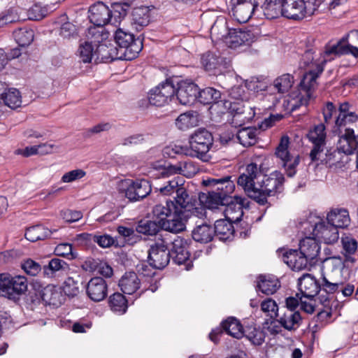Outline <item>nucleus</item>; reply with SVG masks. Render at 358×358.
Masks as SVG:
<instances>
[{
	"label": "nucleus",
	"instance_id": "59",
	"mask_svg": "<svg viewBox=\"0 0 358 358\" xmlns=\"http://www.w3.org/2000/svg\"><path fill=\"white\" fill-rule=\"evenodd\" d=\"M309 96L307 93L304 95L299 93L295 97H292L288 100V107L291 112H294L302 106L308 104Z\"/></svg>",
	"mask_w": 358,
	"mask_h": 358
},
{
	"label": "nucleus",
	"instance_id": "49",
	"mask_svg": "<svg viewBox=\"0 0 358 358\" xmlns=\"http://www.w3.org/2000/svg\"><path fill=\"white\" fill-rule=\"evenodd\" d=\"M160 229H162L161 227L155 220H141L136 227V231L138 233L148 236L156 235Z\"/></svg>",
	"mask_w": 358,
	"mask_h": 358
},
{
	"label": "nucleus",
	"instance_id": "64",
	"mask_svg": "<svg viewBox=\"0 0 358 358\" xmlns=\"http://www.w3.org/2000/svg\"><path fill=\"white\" fill-rule=\"evenodd\" d=\"M22 268L28 275L35 276L41 270V265L32 259H27L22 264Z\"/></svg>",
	"mask_w": 358,
	"mask_h": 358
},
{
	"label": "nucleus",
	"instance_id": "50",
	"mask_svg": "<svg viewBox=\"0 0 358 358\" xmlns=\"http://www.w3.org/2000/svg\"><path fill=\"white\" fill-rule=\"evenodd\" d=\"M221 98V92L213 87H206L199 91L198 101L204 105L217 103Z\"/></svg>",
	"mask_w": 358,
	"mask_h": 358
},
{
	"label": "nucleus",
	"instance_id": "62",
	"mask_svg": "<svg viewBox=\"0 0 358 358\" xmlns=\"http://www.w3.org/2000/svg\"><path fill=\"white\" fill-rule=\"evenodd\" d=\"M58 296H59V293L52 286H47L41 293L43 300L50 304H55Z\"/></svg>",
	"mask_w": 358,
	"mask_h": 358
},
{
	"label": "nucleus",
	"instance_id": "4",
	"mask_svg": "<svg viewBox=\"0 0 358 358\" xmlns=\"http://www.w3.org/2000/svg\"><path fill=\"white\" fill-rule=\"evenodd\" d=\"M169 202L166 200V205H155L152 210V217L162 229L178 234L185 230V225L181 217L175 213Z\"/></svg>",
	"mask_w": 358,
	"mask_h": 358
},
{
	"label": "nucleus",
	"instance_id": "8",
	"mask_svg": "<svg viewBox=\"0 0 358 358\" xmlns=\"http://www.w3.org/2000/svg\"><path fill=\"white\" fill-rule=\"evenodd\" d=\"M285 178L280 171H273L268 176H265L260 182L252 199L259 205L267 203V198L274 196L282 189Z\"/></svg>",
	"mask_w": 358,
	"mask_h": 358
},
{
	"label": "nucleus",
	"instance_id": "33",
	"mask_svg": "<svg viewBox=\"0 0 358 358\" xmlns=\"http://www.w3.org/2000/svg\"><path fill=\"white\" fill-rule=\"evenodd\" d=\"M278 322L288 331L296 330L302 323V317L299 311L287 310L283 315L278 316Z\"/></svg>",
	"mask_w": 358,
	"mask_h": 358
},
{
	"label": "nucleus",
	"instance_id": "57",
	"mask_svg": "<svg viewBox=\"0 0 358 358\" xmlns=\"http://www.w3.org/2000/svg\"><path fill=\"white\" fill-rule=\"evenodd\" d=\"M59 35L63 38H76L78 36V29L72 22H66L61 25Z\"/></svg>",
	"mask_w": 358,
	"mask_h": 358
},
{
	"label": "nucleus",
	"instance_id": "31",
	"mask_svg": "<svg viewBox=\"0 0 358 358\" xmlns=\"http://www.w3.org/2000/svg\"><path fill=\"white\" fill-rule=\"evenodd\" d=\"M231 29L228 25V22L224 16H218L210 28V36L216 41L224 43Z\"/></svg>",
	"mask_w": 358,
	"mask_h": 358
},
{
	"label": "nucleus",
	"instance_id": "5",
	"mask_svg": "<svg viewBox=\"0 0 358 358\" xmlns=\"http://www.w3.org/2000/svg\"><path fill=\"white\" fill-rule=\"evenodd\" d=\"M130 6V3L128 2L117 3V8H120L121 11L115 10L113 14L103 2H97L90 6L89 9L90 21L96 26H104L108 23L115 24L120 22L121 16L126 15L127 10Z\"/></svg>",
	"mask_w": 358,
	"mask_h": 358
},
{
	"label": "nucleus",
	"instance_id": "60",
	"mask_svg": "<svg viewBox=\"0 0 358 358\" xmlns=\"http://www.w3.org/2000/svg\"><path fill=\"white\" fill-rule=\"evenodd\" d=\"M20 20V16L14 9H8L0 14V28Z\"/></svg>",
	"mask_w": 358,
	"mask_h": 358
},
{
	"label": "nucleus",
	"instance_id": "6",
	"mask_svg": "<svg viewBox=\"0 0 358 358\" xmlns=\"http://www.w3.org/2000/svg\"><path fill=\"white\" fill-rule=\"evenodd\" d=\"M320 5L319 0H282V16L301 20L314 15Z\"/></svg>",
	"mask_w": 358,
	"mask_h": 358
},
{
	"label": "nucleus",
	"instance_id": "21",
	"mask_svg": "<svg viewBox=\"0 0 358 358\" xmlns=\"http://www.w3.org/2000/svg\"><path fill=\"white\" fill-rule=\"evenodd\" d=\"M176 99L182 105H192L198 100L199 87L192 81L182 80L177 82Z\"/></svg>",
	"mask_w": 358,
	"mask_h": 358
},
{
	"label": "nucleus",
	"instance_id": "47",
	"mask_svg": "<svg viewBox=\"0 0 358 358\" xmlns=\"http://www.w3.org/2000/svg\"><path fill=\"white\" fill-rule=\"evenodd\" d=\"M108 304L113 312L120 314L124 313L128 308L127 300L119 292H115L109 296Z\"/></svg>",
	"mask_w": 358,
	"mask_h": 358
},
{
	"label": "nucleus",
	"instance_id": "58",
	"mask_svg": "<svg viewBox=\"0 0 358 358\" xmlns=\"http://www.w3.org/2000/svg\"><path fill=\"white\" fill-rule=\"evenodd\" d=\"M245 87L254 92H259L266 90L267 84L263 79L252 77L245 81Z\"/></svg>",
	"mask_w": 358,
	"mask_h": 358
},
{
	"label": "nucleus",
	"instance_id": "34",
	"mask_svg": "<svg viewBox=\"0 0 358 358\" xmlns=\"http://www.w3.org/2000/svg\"><path fill=\"white\" fill-rule=\"evenodd\" d=\"M327 221L338 228H347L351 222L349 212L346 208H335L327 216Z\"/></svg>",
	"mask_w": 358,
	"mask_h": 358
},
{
	"label": "nucleus",
	"instance_id": "24",
	"mask_svg": "<svg viewBox=\"0 0 358 358\" xmlns=\"http://www.w3.org/2000/svg\"><path fill=\"white\" fill-rule=\"evenodd\" d=\"M254 38L255 35L250 30L231 29L224 43L231 48H237L243 45H250Z\"/></svg>",
	"mask_w": 358,
	"mask_h": 358
},
{
	"label": "nucleus",
	"instance_id": "46",
	"mask_svg": "<svg viewBox=\"0 0 358 358\" xmlns=\"http://www.w3.org/2000/svg\"><path fill=\"white\" fill-rule=\"evenodd\" d=\"M13 34L17 43L22 47L29 45L34 38V31L28 27L19 28Z\"/></svg>",
	"mask_w": 358,
	"mask_h": 358
},
{
	"label": "nucleus",
	"instance_id": "7",
	"mask_svg": "<svg viewBox=\"0 0 358 358\" xmlns=\"http://www.w3.org/2000/svg\"><path fill=\"white\" fill-rule=\"evenodd\" d=\"M115 41L117 45V58L122 60H132L136 58L143 48V43L140 38L119 29L115 34Z\"/></svg>",
	"mask_w": 358,
	"mask_h": 358
},
{
	"label": "nucleus",
	"instance_id": "15",
	"mask_svg": "<svg viewBox=\"0 0 358 358\" xmlns=\"http://www.w3.org/2000/svg\"><path fill=\"white\" fill-rule=\"evenodd\" d=\"M261 171L257 164L250 163L248 164L244 171L241 173L237 179V184L241 187L247 196L253 199L256 189L258 188V182H255L260 176Z\"/></svg>",
	"mask_w": 358,
	"mask_h": 358
},
{
	"label": "nucleus",
	"instance_id": "43",
	"mask_svg": "<svg viewBox=\"0 0 358 358\" xmlns=\"http://www.w3.org/2000/svg\"><path fill=\"white\" fill-rule=\"evenodd\" d=\"M257 129L255 127H243L238 129L236 138L244 147L255 145L257 142Z\"/></svg>",
	"mask_w": 358,
	"mask_h": 358
},
{
	"label": "nucleus",
	"instance_id": "32",
	"mask_svg": "<svg viewBox=\"0 0 358 358\" xmlns=\"http://www.w3.org/2000/svg\"><path fill=\"white\" fill-rule=\"evenodd\" d=\"M232 222H234L227 218L216 220L213 229L214 236L222 241L231 239L235 231Z\"/></svg>",
	"mask_w": 358,
	"mask_h": 358
},
{
	"label": "nucleus",
	"instance_id": "45",
	"mask_svg": "<svg viewBox=\"0 0 358 358\" xmlns=\"http://www.w3.org/2000/svg\"><path fill=\"white\" fill-rule=\"evenodd\" d=\"M222 326L223 329L229 335L236 338H241L244 335L241 322L235 317H228L226 320L222 322Z\"/></svg>",
	"mask_w": 358,
	"mask_h": 358
},
{
	"label": "nucleus",
	"instance_id": "52",
	"mask_svg": "<svg viewBox=\"0 0 358 358\" xmlns=\"http://www.w3.org/2000/svg\"><path fill=\"white\" fill-rule=\"evenodd\" d=\"M294 83V77L289 73L283 74L273 81V86L279 93L289 91Z\"/></svg>",
	"mask_w": 358,
	"mask_h": 358
},
{
	"label": "nucleus",
	"instance_id": "26",
	"mask_svg": "<svg viewBox=\"0 0 358 358\" xmlns=\"http://www.w3.org/2000/svg\"><path fill=\"white\" fill-rule=\"evenodd\" d=\"M175 194L176 196H173V200H169V203L171 205L175 213L180 216L185 210H189L193 207L192 198L182 184L176 189Z\"/></svg>",
	"mask_w": 358,
	"mask_h": 358
},
{
	"label": "nucleus",
	"instance_id": "11",
	"mask_svg": "<svg viewBox=\"0 0 358 358\" xmlns=\"http://www.w3.org/2000/svg\"><path fill=\"white\" fill-rule=\"evenodd\" d=\"M176 86L173 78H167L165 82L150 90L148 94L149 103L158 107L163 106L176 99Z\"/></svg>",
	"mask_w": 358,
	"mask_h": 358
},
{
	"label": "nucleus",
	"instance_id": "10",
	"mask_svg": "<svg viewBox=\"0 0 358 358\" xmlns=\"http://www.w3.org/2000/svg\"><path fill=\"white\" fill-rule=\"evenodd\" d=\"M27 289V280L24 276H12L7 273L0 274V296L17 300Z\"/></svg>",
	"mask_w": 358,
	"mask_h": 358
},
{
	"label": "nucleus",
	"instance_id": "22",
	"mask_svg": "<svg viewBox=\"0 0 358 358\" xmlns=\"http://www.w3.org/2000/svg\"><path fill=\"white\" fill-rule=\"evenodd\" d=\"M188 244L187 241L178 236L172 242V248L170 251L173 262L178 265L185 264L186 269L189 270L192 267L189 261V252L187 250Z\"/></svg>",
	"mask_w": 358,
	"mask_h": 358
},
{
	"label": "nucleus",
	"instance_id": "41",
	"mask_svg": "<svg viewBox=\"0 0 358 358\" xmlns=\"http://www.w3.org/2000/svg\"><path fill=\"white\" fill-rule=\"evenodd\" d=\"M57 231V229L52 231L43 225L38 224L27 229L24 236L28 241L35 242L50 237L53 233Z\"/></svg>",
	"mask_w": 358,
	"mask_h": 358
},
{
	"label": "nucleus",
	"instance_id": "25",
	"mask_svg": "<svg viewBox=\"0 0 358 358\" xmlns=\"http://www.w3.org/2000/svg\"><path fill=\"white\" fill-rule=\"evenodd\" d=\"M88 297L93 301L99 302L103 300L108 293V285L101 277H94L90 280L86 287Z\"/></svg>",
	"mask_w": 358,
	"mask_h": 358
},
{
	"label": "nucleus",
	"instance_id": "53",
	"mask_svg": "<svg viewBox=\"0 0 358 358\" xmlns=\"http://www.w3.org/2000/svg\"><path fill=\"white\" fill-rule=\"evenodd\" d=\"M77 279L73 277H68L63 285V292L69 296L73 297L79 294V275H76Z\"/></svg>",
	"mask_w": 358,
	"mask_h": 358
},
{
	"label": "nucleus",
	"instance_id": "35",
	"mask_svg": "<svg viewBox=\"0 0 358 358\" xmlns=\"http://www.w3.org/2000/svg\"><path fill=\"white\" fill-rule=\"evenodd\" d=\"M229 199V196H223L211 189L207 194L203 193L199 195L200 201L210 210L217 209L220 206H224Z\"/></svg>",
	"mask_w": 358,
	"mask_h": 358
},
{
	"label": "nucleus",
	"instance_id": "40",
	"mask_svg": "<svg viewBox=\"0 0 358 358\" xmlns=\"http://www.w3.org/2000/svg\"><path fill=\"white\" fill-rule=\"evenodd\" d=\"M257 287L264 294L270 295L275 293L280 287V282L273 275H263L259 277Z\"/></svg>",
	"mask_w": 358,
	"mask_h": 358
},
{
	"label": "nucleus",
	"instance_id": "12",
	"mask_svg": "<svg viewBox=\"0 0 358 358\" xmlns=\"http://www.w3.org/2000/svg\"><path fill=\"white\" fill-rule=\"evenodd\" d=\"M169 242L166 238L159 239L150 245L148 250V262L157 269L165 268L171 259V252L168 248Z\"/></svg>",
	"mask_w": 358,
	"mask_h": 358
},
{
	"label": "nucleus",
	"instance_id": "63",
	"mask_svg": "<svg viewBox=\"0 0 358 358\" xmlns=\"http://www.w3.org/2000/svg\"><path fill=\"white\" fill-rule=\"evenodd\" d=\"M86 175V172L83 171V169H75L70 171L69 172H66L64 173L62 177V182H72L77 180H80L85 177Z\"/></svg>",
	"mask_w": 358,
	"mask_h": 358
},
{
	"label": "nucleus",
	"instance_id": "19",
	"mask_svg": "<svg viewBox=\"0 0 358 358\" xmlns=\"http://www.w3.org/2000/svg\"><path fill=\"white\" fill-rule=\"evenodd\" d=\"M342 251L341 253L344 256L343 259L341 256H334L330 257L331 259L338 261L342 265V268L349 267L350 264L353 265L357 259L353 255L357 252L358 248V243L355 238L351 236H343L341 237Z\"/></svg>",
	"mask_w": 358,
	"mask_h": 358
},
{
	"label": "nucleus",
	"instance_id": "20",
	"mask_svg": "<svg viewBox=\"0 0 358 358\" xmlns=\"http://www.w3.org/2000/svg\"><path fill=\"white\" fill-rule=\"evenodd\" d=\"M225 203L224 212L225 217L234 222H239L243 215V208H248L250 206L249 200L243 196H229Z\"/></svg>",
	"mask_w": 358,
	"mask_h": 358
},
{
	"label": "nucleus",
	"instance_id": "28",
	"mask_svg": "<svg viewBox=\"0 0 358 358\" xmlns=\"http://www.w3.org/2000/svg\"><path fill=\"white\" fill-rule=\"evenodd\" d=\"M298 285L303 296L307 299L316 296L321 289V285L315 278L309 273L303 275L299 279Z\"/></svg>",
	"mask_w": 358,
	"mask_h": 358
},
{
	"label": "nucleus",
	"instance_id": "13",
	"mask_svg": "<svg viewBox=\"0 0 358 358\" xmlns=\"http://www.w3.org/2000/svg\"><path fill=\"white\" fill-rule=\"evenodd\" d=\"M224 106L228 109L229 112L232 115L230 124L235 127H241L253 118L255 116V111L249 103L244 101H226Z\"/></svg>",
	"mask_w": 358,
	"mask_h": 358
},
{
	"label": "nucleus",
	"instance_id": "36",
	"mask_svg": "<svg viewBox=\"0 0 358 358\" xmlns=\"http://www.w3.org/2000/svg\"><path fill=\"white\" fill-rule=\"evenodd\" d=\"M141 280L135 272H127L119 281V287L125 294H133L140 288Z\"/></svg>",
	"mask_w": 358,
	"mask_h": 358
},
{
	"label": "nucleus",
	"instance_id": "16",
	"mask_svg": "<svg viewBox=\"0 0 358 358\" xmlns=\"http://www.w3.org/2000/svg\"><path fill=\"white\" fill-rule=\"evenodd\" d=\"M260 0H231L233 16L239 23L247 22L259 9Z\"/></svg>",
	"mask_w": 358,
	"mask_h": 358
},
{
	"label": "nucleus",
	"instance_id": "18",
	"mask_svg": "<svg viewBox=\"0 0 358 358\" xmlns=\"http://www.w3.org/2000/svg\"><path fill=\"white\" fill-rule=\"evenodd\" d=\"M307 137L313 145L310 152V158L312 162L318 161L326 145L327 135L324 124L320 123L315 125L313 129L310 130Z\"/></svg>",
	"mask_w": 358,
	"mask_h": 358
},
{
	"label": "nucleus",
	"instance_id": "27",
	"mask_svg": "<svg viewBox=\"0 0 358 358\" xmlns=\"http://www.w3.org/2000/svg\"><path fill=\"white\" fill-rule=\"evenodd\" d=\"M201 62L204 69L210 73L216 74L227 68L226 59L220 54L213 52H207L202 55Z\"/></svg>",
	"mask_w": 358,
	"mask_h": 358
},
{
	"label": "nucleus",
	"instance_id": "39",
	"mask_svg": "<svg viewBox=\"0 0 358 358\" xmlns=\"http://www.w3.org/2000/svg\"><path fill=\"white\" fill-rule=\"evenodd\" d=\"M282 0H260L261 8L267 19H275L280 15L282 16Z\"/></svg>",
	"mask_w": 358,
	"mask_h": 358
},
{
	"label": "nucleus",
	"instance_id": "56",
	"mask_svg": "<svg viewBox=\"0 0 358 358\" xmlns=\"http://www.w3.org/2000/svg\"><path fill=\"white\" fill-rule=\"evenodd\" d=\"M180 173L187 178H192L199 171V166L192 161L181 162L179 165Z\"/></svg>",
	"mask_w": 358,
	"mask_h": 358
},
{
	"label": "nucleus",
	"instance_id": "55",
	"mask_svg": "<svg viewBox=\"0 0 358 358\" xmlns=\"http://www.w3.org/2000/svg\"><path fill=\"white\" fill-rule=\"evenodd\" d=\"M79 57L83 62L90 63L95 53L92 43L85 41L81 43L78 48Z\"/></svg>",
	"mask_w": 358,
	"mask_h": 358
},
{
	"label": "nucleus",
	"instance_id": "44",
	"mask_svg": "<svg viewBox=\"0 0 358 358\" xmlns=\"http://www.w3.org/2000/svg\"><path fill=\"white\" fill-rule=\"evenodd\" d=\"M198 114L195 111H187L180 114L176 120V127L180 130H186L198 125Z\"/></svg>",
	"mask_w": 358,
	"mask_h": 358
},
{
	"label": "nucleus",
	"instance_id": "9",
	"mask_svg": "<svg viewBox=\"0 0 358 358\" xmlns=\"http://www.w3.org/2000/svg\"><path fill=\"white\" fill-rule=\"evenodd\" d=\"M152 185L148 180L139 178L126 179L119 184V191L124 194L130 202H138L152 192Z\"/></svg>",
	"mask_w": 358,
	"mask_h": 358
},
{
	"label": "nucleus",
	"instance_id": "54",
	"mask_svg": "<svg viewBox=\"0 0 358 358\" xmlns=\"http://www.w3.org/2000/svg\"><path fill=\"white\" fill-rule=\"evenodd\" d=\"M103 26L90 27L87 33V37L91 40L90 43H99L107 38V34L103 32Z\"/></svg>",
	"mask_w": 358,
	"mask_h": 358
},
{
	"label": "nucleus",
	"instance_id": "3",
	"mask_svg": "<svg viewBox=\"0 0 358 358\" xmlns=\"http://www.w3.org/2000/svg\"><path fill=\"white\" fill-rule=\"evenodd\" d=\"M189 147L176 145L173 149L176 153L196 157L203 162L209 159L208 152L213 145V136L206 129L196 130L189 139Z\"/></svg>",
	"mask_w": 358,
	"mask_h": 358
},
{
	"label": "nucleus",
	"instance_id": "61",
	"mask_svg": "<svg viewBox=\"0 0 358 358\" xmlns=\"http://www.w3.org/2000/svg\"><path fill=\"white\" fill-rule=\"evenodd\" d=\"M179 181L178 179L174 178L166 182V184L159 188H155L156 191H159L162 195H171L176 193V189L180 187Z\"/></svg>",
	"mask_w": 358,
	"mask_h": 358
},
{
	"label": "nucleus",
	"instance_id": "14",
	"mask_svg": "<svg viewBox=\"0 0 358 358\" xmlns=\"http://www.w3.org/2000/svg\"><path fill=\"white\" fill-rule=\"evenodd\" d=\"M289 140L288 136H282L276 148L275 155L281 160L282 166L285 168L289 177H293L296 173V167L299 164V155L293 156L288 150Z\"/></svg>",
	"mask_w": 358,
	"mask_h": 358
},
{
	"label": "nucleus",
	"instance_id": "30",
	"mask_svg": "<svg viewBox=\"0 0 358 358\" xmlns=\"http://www.w3.org/2000/svg\"><path fill=\"white\" fill-rule=\"evenodd\" d=\"M316 238L321 239L326 244H333L339 238L338 229L328 221L326 222L322 220L319 224Z\"/></svg>",
	"mask_w": 358,
	"mask_h": 358
},
{
	"label": "nucleus",
	"instance_id": "37",
	"mask_svg": "<svg viewBox=\"0 0 358 358\" xmlns=\"http://www.w3.org/2000/svg\"><path fill=\"white\" fill-rule=\"evenodd\" d=\"M69 268V265L65 261L52 258L48 265L43 266V273L48 278H57L66 274Z\"/></svg>",
	"mask_w": 358,
	"mask_h": 358
},
{
	"label": "nucleus",
	"instance_id": "42",
	"mask_svg": "<svg viewBox=\"0 0 358 358\" xmlns=\"http://www.w3.org/2000/svg\"><path fill=\"white\" fill-rule=\"evenodd\" d=\"M192 236L195 241L206 243L213 238V229L208 224H201L194 229Z\"/></svg>",
	"mask_w": 358,
	"mask_h": 358
},
{
	"label": "nucleus",
	"instance_id": "23",
	"mask_svg": "<svg viewBox=\"0 0 358 358\" xmlns=\"http://www.w3.org/2000/svg\"><path fill=\"white\" fill-rule=\"evenodd\" d=\"M231 176H224L220 178H208L203 180L202 185L216 191L222 196H231L230 194L235 189L234 180Z\"/></svg>",
	"mask_w": 358,
	"mask_h": 358
},
{
	"label": "nucleus",
	"instance_id": "17",
	"mask_svg": "<svg viewBox=\"0 0 358 358\" xmlns=\"http://www.w3.org/2000/svg\"><path fill=\"white\" fill-rule=\"evenodd\" d=\"M348 36H344L340 39L336 43L326 45L324 50L322 53L323 60L322 64H325L329 61L334 59L336 56L343 55H352L355 57H358V48L350 43H346Z\"/></svg>",
	"mask_w": 358,
	"mask_h": 358
},
{
	"label": "nucleus",
	"instance_id": "1",
	"mask_svg": "<svg viewBox=\"0 0 358 358\" xmlns=\"http://www.w3.org/2000/svg\"><path fill=\"white\" fill-rule=\"evenodd\" d=\"M358 120V114L350 110L348 102L339 104L338 114L335 120L332 132L338 136L337 148L346 156L351 155L358 148V136L354 130L346 127L348 123H354Z\"/></svg>",
	"mask_w": 358,
	"mask_h": 358
},
{
	"label": "nucleus",
	"instance_id": "38",
	"mask_svg": "<svg viewBox=\"0 0 358 358\" xmlns=\"http://www.w3.org/2000/svg\"><path fill=\"white\" fill-rule=\"evenodd\" d=\"M322 219L315 214L310 213L308 216L299 222V229L306 236H312L316 238L319 224Z\"/></svg>",
	"mask_w": 358,
	"mask_h": 358
},
{
	"label": "nucleus",
	"instance_id": "48",
	"mask_svg": "<svg viewBox=\"0 0 358 358\" xmlns=\"http://www.w3.org/2000/svg\"><path fill=\"white\" fill-rule=\"evenodd\" d=\"M1 99L4 104L10 108H16L21 106V95L15 88H10L1 94Z\"/></svg>",
	"mask_w": 358,
	"mask_h": 358
},
{
	"label": "nucleus",
	"instance_id": "2",
	"mask_svg": "<svg viewBox=\"0 0 358 358\" xmlns=\"http://www.w3.org/2000/svg\"><path fill=\"white\" fill-rule=\"evenodd\" d=\"M299 252L290 250L283 254L282 259L293 270L300 271L316 260L320 252V245L316 238L306 236L299 242Z\"/></svg>",
	"mask_w": 358,
	"mask_h": 358
},
{
	"label": "nucleus",
	"instance_id": "29",
	"mask_svg": "<svg viewBox=\"0 0 358 358\" xmlns=\"http://www.w3.org/2000/svg\"><path fill=\"white\" fill-rule=\"evenodd\" d=\"M347 159L348 156L337 148L328 149L324 156L320 155L319 159L322 164L330 168L335 167L336 169L343 167Z\"/></svg>",
	"mask_w": 358,
	"mask_h": 358
},
{
	"label": "nucleus",
	"instance_id": "51",
	"mask_svg": "<svg viewBox=\"0 0 358 358\" xmlns=\"http://www.w3.org/2000/svg\"><path fill=\"white\" fill-rule=\"evenodd\" d=\"M132 19L136 24L147 26L150 20V10L145 6L135 8L132 11Z\"/></svg>",
	"mask_w": 358,
	"mask_h": 358
}]
</instances>
